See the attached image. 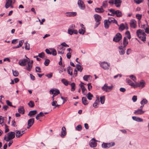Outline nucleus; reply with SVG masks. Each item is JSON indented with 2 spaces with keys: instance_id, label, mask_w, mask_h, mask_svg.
I'll list each match as a JSON object with an SVG mask.
<instances>
[{
  "instance_id": "obj_1",
  "label": "nucleus",
  "mask_w": 149,
  "mask_h": 149,
  "mask_svg": "<svg viewBox=\"0 0 149 149\" xmlns=\"http://www.w3.org/2000/svg\"><path fill=\"white\" fill-rule=\"evenodd\" d=\"M136 34L144 42L146 40V34L141 29H138L137 31Z\"/></svg>"
},
{
  "instance_id": "obj_2",
  "label": "nucleus",
  "mask_w": 149,
  "mask_h": 149,
  "mask_svg": "<svg viewBox=\"0 0 149 149\" xmlns=\"http://www.w3.org/2000/svg\"><path fill=\"white\" fill-rule=\"evenodd\" d=\"M15 137V133L14 132H11L8 133L7 134V136H5L4 138V140L7 141L13 139Z\"/></svg>"
},
{
  "instance_id": "obj_3",
  "label": "nucleus",
  "mask_w": 149,
  "mask_h": 149,
  "mask_svg": "<svg viewBox=\"0 0 149 149\" xmlns=\"http://www.w3.org/2000/svg\"><path fill=\"white\" fill-rule=\"evenodd\" d=\"M108 2L110 5L115 4L116 7H119L120 6L122 1L121 0H110Z\"/></svg>"
},
{
  "instance_id": "obj_4",
  "label": "nucleus",
  "mask_w": 149,
  "mask_h": 149,
  "mask_svg": "<svg viewBox=\"0 0 149 149\" xmlns=\"http://www.w3.org/2000/svg\"><path fill=\"white\" fill-rule=\"evenodd\" d=\"M50 93L51 94H53L52 97V100H54V97L60 93L59 91L56 88L51 89L49 91Z\"/></svg>"
},
{
  "instance_id": "obj_5",
  "label": "nucleus",
  "mask_w": 149,
  "mask_h": 149,
  "mask_svg": "<svg viewBox=\"0 0 149 149\" xmlns=\"http://www.w3.org/2000/svg\"><path fill=\"white\" fill-rule=\"evenodd\" d=\"M94 17L95 20L96 22L95 25V28L97 27L98 25L100 24V21L101 20V17L99 15L97 14H95L94 15Z\"/></svg>"
},
{
  "instance_id": "obj_6",
  "label": "nucleus",
  "mask_w": 149,
  "mask_h": 149,
  "mask_svg": "<svg viewBox=\"0 0 149 149\" xmlns=\"http://www.w3.org/2000/svg\"><path fill=\"white\" fill-rule=\"evenodd\" d=\"M113 87V86L112 85L110 86H108L107 84H105L102 87V90L106 92H108L112 90Z\"/></svg>"
},
{
  "instance_id": "obj_7",
  "label": "nucleus",
  "mask_w": 149,
  "mask_h": 149,
  "mask_svg": "<svg viewBox=\"0 0 149 149\" xmlns=\"http://www.w3.org/2000/svg\"><path fill=\"white\" fill-rule=\"evenodd\" d=\"M145 82L143 80H141L139 82H135V88L138 87L143 88L145 86Z\"/></svg>"
},
{
  "instance_id": "obj_8",
  "label": "nucleus",
  "mask_w": 149,
  "mask_h": 149,
  "mask_svg": "<svg viewBox=\"0 0 149 149\" xmlns=\"http://www.w3.org/2000/svg\"><path fill=\"white\" fill-rule=\"evenodd\" d=\"M122 36L121 34L118 33L115 35L113 38V40L116 42H118L121 39Z\"/></svg>"
},
{
  "instance_id": "obj_9",
  "label": "nucleus",
  "mask_w": 149,
  "mask_h": 149,
  "mask_svg": "<svg viewBox=\"0 0 149 149\" xmlns=\"http://www.w3.org/2000/svg\"><path fill=\"white\" fill-rule=\"evenodd\" d=\"M97 141L95 139H92L89 142L90 146L92 148H94L96 146H97L96 141Z\"/></svg>"
},
{
  "instance_id": "obj_10",
  "label": "nucleus",
  "mask_w": 149,
  "mask_h": 149,
  "mask_svg": "<svg viewBox=\"0 0 149 149\" xmlns=\"http://www.w3.org/2000/svg\"><path fill=\"white\" fill-rule=\"evenodd\" d=\"M26 58L28 59H25L20 60L19 61V64L21 66H25L27 63L29 59L27 57Z\"/></svg>"
},
{
  "instance_id": "obj_11",
  "label": "nucleus",
  "mask_w": 149,
  "mask_h": 149,
  "mask_svg": "<svg viewBox=\"0 0 149 149\" xmlns=\"http://www.w3.org/2000/svg\"><path fill=\"white\" fill-rule=\"evenodd\" d=\"M100 66L103 69L108 70L110 67V65L107 63L103 62L100 64Z\"/></svg>"
},
{
  "instance_id": "obj_12",
  "label": "nucleus",
  "mask_w": 149,
  "mask_h": 149,
  "mask_svg": "<svg viewBox=\"0 0 149 149\" xmlns=\"http://www.w3.org/2000/svg\"><path fill=\"white\" fill-rule=\"evenodd\" d=\"M77 3L79 7L81 9L84 10L85 9V6L82 1L78 0Z\"/></svg>"
},
{
  "instance_id": "obj_13",
  "label": "nucleus",
  "mask_w": 149,
  "mask_h": 149,
  "mask_svg": "<svg viewBox=\"0 0 149 149\" xmlns=\"http://www.w3.org/2000/svg\"><path fill=\"white\" fill-rule=\"evenodd\" d=\"M33 63V61L32 60L30 61L29 60L28 62L27 63L28 65L26 68L27 70L29 71H31L32 68V64Z\"/></svg>"
},
{
  "instance_id": "obj_14",
  "label": "nucleus",
  "mask_w": 149,
  "mask_h": 149,
  "mask_svg": "<svg viewBox=\"0 0 149 149\" xmlns=\"http://www.w3.org/2000/svg\"><path fill=\"white\" fill-rule=\"evenodd\" d=\"M125 48L122 45L118 47L119 52L120 55H122L125 54Z\"/></svg>"
},
{
  "instance_id": "obj_15",
  "label": "nucleus",
  "mask_w": 149,
  "mask_h": 149,
  "mask_svg": "<svg viewBox=\"0 0 149 149\" xmlns=\"http://www.w3.org/2000/svg\"><path fill=\"white\" fill-rule=\"evenodd\" d=\"M145 111L142 110V109H138L137 110H135L134 112V113L136 115H141L144 113Z\"/></svg>"
},
{
  "instance_id": "obj_16",
  "label": "nucleus",
  "mask_w": 149,
  "mask_h": 149,
  "mask_svg": "<svg viewBox=\"0 0 149 149\" xmlns=\"http://www.w3.org/2000/svg\"><path fill=\"white\" fill-rule=\"evenodd\" d=\"M66 134V131L65 127H63L61 129V136L62 138H63Z\"/></svg>"
},
{
  "instance_id": "obj_17",
  "label": "nucleus",
  "mask_w": 149,
  "mask_h": 149,
  "mask_svg": "<svg viewBox=\"0 0 149 149\" xmlns=\"http://www.w3.org/2000/svg\"><path fill=\"white\" fill-rule=\"evenodd\" d=\"M130 25L131 27L135 28L136 27V22L134 19H132L130 22Z\"/></svg>"
},
{
  "instance_id": "obj_18",
  "label": "nucleus",
  "mask_w": 149,
  "mask_h": 149,
  "mask_svg": "<svg viewBox=\"0 0 149 149\" xmlns=\"http://www.w3.org/2000/svg\"><path fill=\"white\" fill-rule=\"evenodd\" d=\"M65 14L67 17H73L76 16L77 13L76 12H69L66 13Z\"/></svg>"
},
{
  "instance_id": "obj_19",
  "label": "nucleus",
  "mask_w": 149,
  "mask_h": 149,
  "mask_svg": "<svg viewBox=\"0 0 149 149\" xmlns=\"http://www.w3.org/2000/svg\"><path fill=\"white\" fill-rule=\"evenodd\" d=\"M107 20L108 21V22H109V23H110V24L111 23H115L117 25L119 26L118 24L117 21L112 17H109Z\"/></svg>"
},
{
  "instance_id": "obj_20",
  "label": "nucleus",
  "mask_w": 149,
  "mask_h": 149,
  "mask_svg": "<svg viewBox=\"0 0 149 149\" xmlns=\"http://www.w3.org/2000/svg\"><path fill=\"white\" fill-rule=\"evenodd\" d=\"M95 10L96 12L99 13H103L104 11L102 6H101L100 8H95Z\"/></svg>"
},
{
  "instance_id": "obj_21",
  "label": "nucleus",
  "mask_w": 149,
  "mask_h": 149,
  "mask_svg": "<svg viewBox=\"0 0 149 149\" xmlns=\"http://www.w3.org/2000/svg\"><path fill=\"white\" fill-rule=\"evenodd\" d=\"M126 81L128 84L134 88H135V84L131 80L129 79H126Z\"/></svg>"
},
{
  "instance_id": "obj_22",
  "label": "nucleus",
  "mask_w": 149,
  "mask_h": 149,
  "mask_svg": "<svg viewBox=\"0 0 149 149\" xmlns=\"http://www.w3.org/2000/svg\"><path fill=\"white\" fill-rule=\"evenodd\" d=\"M96 98V99L93 104V106L95 108L98 107L97 105L99 103V97L97 96Z\"/></svg>"
},
{
  "instance_id": "obj_23",
  "label": "nucleus",
  "mask_w": 149,
  "mask_h": 149,
  "mask_svg": "<svg viewBox=\"0 0 149 149\" xmlns=\"http://www.w3.org/2000/svg\"><path fill=\"white\" fill-rule=\"evenodd\" d=\"M34 119L32 118L29 119L28 120V125L30 127H31L34 124Z\"/></svg>"
},
{
  "instance_id": "obj_24",
  "label": "nucleus",
  "mask_w": 149,
  "mask_h": 149,
  "mask_svg": "<svg viewBox=\"0 0 149 149\" xmlns=\"http://www.w3.org/2000/svg\"><path fill=\"white\" fill-rule=\"evenodd\" d=\"M68 33L70 35H72L73 33L77 34L78 33V31L77 30H72L68 29Z\"/></svg>"
},
{
  "instance_id": "obj_25",
  "label": "nucleus",
  "mask_w": 149,
  "mask_h": 149,
  "mask_svg": "<svg viewBox=\"0 0 149 149\" xmlns=\"http://www.w3.org/2000/svg\"><path fill=\"white\" fill-rule=\"evenodd\" d=\"M12 3V0H6V3L5 5L6 8H8L10 6H11Z\"/></svg>"
},
{
  "instance_id": "obj_26",
  "label": "nucleus",
  "mask_w": 149,
  "mask_h": 149,
  "mask_svg": "<svg viewBox=\"0 0 149 149\" xmlns=\"http://www.w3.org/2000/svg\"><path fill=\"white\" fill-rule=\"evenodd\" d=\"M132 118L133 120L138 122H141L143 121V119H142L139 117L134 116H132Z\"/></svg>"
},
{
  "instance_id": "obj_27",
  "label": "nucleus",
  "mask_w": 149,
  "mask_h": 149,
  "mask_svg": "<svg viewBox=\"0 0 149 149\" xmlns=\"http://www.w3.org/2000/svg\"><path fill=\"white\" fill-rule=\"evenodd\" d=\"M128 43V42L127 38L125 37H124L123 42V47H126Z\"/></svg>"
},
{
  "instance_id": "obj_28",
  "label": "nucleus",
  "mask_w": 149,
  "mask_h": 149,
  "mask_svg": "<svg viewBox=\"0 0 149 149\" xmlns=\"http://www.w3.org/2000/svg\"><path fill=\"white\" fill-rule=\"evenodd\" d=\"M80 86L81 87V88L82 90V93L85 95L87 93V90L86 88H85L84 86L83 85L80 84Z\"/></svg>"
},
{
  "instance_id": "obj_29",
  "label": "nucleus",
  "mask_w": 149,
  "mask_h": 149,
  "mask_svg": "<svg viewBox=\"0 0 149 149\" xmlns=\"http://www.w3.org/2000/svg\"><path fill=\"white\" fill-rule=\"evenodd\" d=\"M107 19H105L104 21V27L107 29L109 28V25L111 24L110 23H109Z\"/></svg>"
},
{
  "instance_id": "obj_30",
  "label": "nucleus",
  "mask_w": 149,
  "mask_h": 149,
  "mask_svg": "<svg viewBox=\"0 0 149 149\" xmlns=\"http://www.w3.org/2000/svg\"><path fill=\"white\" fill-rule=\"evenodd\" d=\"M52 100L53 102L52 103V106L55 107H54V109L56 107H59L60 106V105H58L57 104V102L56 100Z\"/></svg>"
},
{
  "instance_id": "obj_31",
  "label": "nucleus",
  "mask_w": 149,
  "mask_h": 149,
  "mask_svg": "<svg viewBox=\"0 0 149 149\" xmlns=\"http://www.w3.org/2000/svg\"><path fill=\"white\" fill-rule=\"evenodd\" d=\"M82 102L84 105H87L88 104V102L86 97H83L82 98Z\"/></svg>"
},
{
  "instance_id": "obj_32",
  "label": "nucleus",
  "mask_w": 149,
  "mask_h": 149,
  "mask_svg": "<svg viewBox=\"0 0 149 149\" xmlns=\"http://www.w3.org/2000/svg\"><path fill=\"white\" fill-rule=\"evenodd\" d=\"M16 132V136L17 138H19L21 136L22 134H21V131L18 130H16L15 131Z\"/></svg>"
},
{
  "instance_id": "obj_33",
  "label": "nucleus",
  "mask_w": 149,
  "mask_h": 149,
  "mask_svg": "<svg viewBox=\"0 0 149 149\" xmlns=\"http://www.w3.org/2000/svg\"><path fill=\"white\" fill-rule=\"evenodd\" d=\"M37 113V111L36 110L31 111L29 112L28 115L30 117H31L32 116L36 114Z\"/></svg>"
},
{
  "instance_id": "obj_34",
  "label": "nucleus",
  "mask_w": 149,
  "mask_h": 149,
  "mask_svg": "<svg viewBox=\"0 0 149 149\" xmlns=\"http://www.w3.org/2000/svg\"><path fill=\"white\" fill-rule=\"evenodd\" d=\"M18 110V112L20 113H21L22 114H23L24 113L25 111L24 107H20V108H19Z\"/></svg>"
},
{
  "instance_id": "obj_35",
  "label": "nucleus",
  "mask_w": 149,
  "mask_h": 149,
  "mask_svg": "<svg viewBox=\"0 0 149 149\" xmlns=\"http://www.w3.org/2000/svg\"><path fill=\"white\" fill-rule=\"evenodd\" d=\"M115 15L117 17H121L122 15L121 12L119 10L116 11Z\"/></svg>"
},
{
  "instance_id": "obj_36",
  "label": "nucleus",
  "mask_w": 149,
  "mask_h": 149,
  "mask_svg": "<svg viewBox=\"0 0 149 149\" xmlns=\"http://www.w3.org/2000/svg\"><path fill=\"white\" fill-rule=\"evenodd\" d=\"M119 26V30L120 31H123L125 28V26L123 24H121Z\"/></svg>"
},
{
  "instance_id": "obj_37",
  "label": "nucleus",
  "mask_w": 149,
  "mask_h": 149,
  "mask_svg": "<svg viewBox=\"0 0 149 149\" xmlns=\"http://www.w3.org/2000/svg\"><path fill=\"white\" fill-rule=\"evenodd\" d=\"M68 73L69 74L72 75V69L71 67L69 66L68 68Z\"/></svg>"
},
{
  "instance_id": "obj_38",
  "label": "nucleus",
  "mask_w": 149,
  "mask_h": 149,
  "mask_svg": "<svg viewBox=\"0 0 149 149\" xmlns=\"http://www.w3.org/2000/svg\"><path fill=\"white\" fill-rule=\"evenodd\" d=\"M25 48L26 49L29 50L30 49V45L26 41L24 43Z\"/></svg>"
},
{
  "instance_id": "obj_39",
  "label": "nucleus",
  "mask_w": 149,
  "mask_h": 149,
  "mask_svg": "<svg viewBox=\"0 0 149 149\" xmlns=\"http://www.w3.org/2000/svg\"><path fill=\"white\" fill-rule=\"evenodd\" d=\"M71 86V91H74L75 89V84L74 83H72L70 84Z\"/></svg>"
},
{
  "instance_id": "obj_40",
  "label": "nucleus",
  "mask_w": 149,
  "mask_h": 149,
  "mask_svg": "<svg viewBox=\"0 0 149 149\" xmlns=\"http://www.w3.org/2000/svg\"><path fill=\"white\" fill-rule=\"evenodd\" d=\"M61 81L65 85L67 86L69 84V82L65 79H61Z\"/></svg>"
},
{
  "instance_id": "obj_41",
  "label": "nucleus",
  "mask_w": 149,
  "mask_h": 149,
  "mask_svg": "<svg viewBox=\"0 0 149 149\" xmlns=\"http://www.w3.org/2000/svg\"><path fill=\"white\" fill-rule=\"evenodd\" d=\"M50 50L51 51V54H52L53 56H56V55L57 52L55 49L52 48L50 49Z\"/></svg>"
},
{
  "instance_id": "obj_42",
  "label": "nucleus",
  "mask_w": 149,
  "mask_h": 149,
  "mask_svg": "<svg viewBox=\"0 0 149 149\" xmlns=\"http://www.w3.org/2000/svg\"><path fill=\"white\" fill-rule=\"evenodd\" d=\"M86 96L88 99L89 100H91L92 99V97H93V95L90 93H89L86 95Z\"/></svg>"
},
{
  "instance_id": "obj_43",
  "label": "nucleus",
  "mask_w": 149,
  "mask_h": 149,
  "mask_svg": "<svg viewBox=\"0 0 149 149\" xmlns=\"http://www.w3.org/2000/svg\"><path fill=\"white\" fill-rule=\"evenodd\" d=\"M108 6V1L107 0L104 1L103 2L102 7L104 8H106Z\"/></svg>"
},
{
  "instance_id": "obj_44",
  "label": "nucleus",
  "mask_w": 149,
  "mask_h": 149,
  "mask_svg": "<svg viewBox=\"0 0 149 149\" xmlns=\"http://www.w3.org/2000/svg\"><path fill=\"white\" fill-rule=\"evenodd\" d=\"M76 68L78 71L80 72H81L83 70V68L80 65L78 64L76 65Z\"/></svg>"
},
{
  "instance_id": "obj_45",
  "label": "nucleus",
  "mask_w": 149,
  "mask_h": 149,
  "mask_svg": "<svg viewBox=\"0 0 149 149\" xmlns=\"http://www.w3.org/2000/svg\"><path fill=\"white\" fill-rule=\"evenodd\" d=\"M105 97L104 95L100 97V101L102 104H103L105 101Z\"/></svg>"
},
{
  "instance_id": "obj_46",
  "label": "nucleus",
  "mask_w": 149,
  "mask_h": 149,
  "mask_svg": "<svg viewBox=\"0 0 149 149\" xmlns=\"http://www.w3.org/2000/svg\"><path fill=\"white\" fill-rule=\"evenodd\" d=\"M28 104L31 107H33L35 105L34 102L32 101H30L28 103Z\"/></svg>"
},
{
  "instance_id": "obj_47",
  "label": "nucleus",
  "mask_w": 149,
  "mask_h": 149,
  "mask_svg": "<svg viewBox=\"0 0 149 149\" xmlns=\"http://www.w3.org/2000/svg\"><path fill=\"white\" fill-rule=\"evenodd\" d=\"M148 102L147 100L146 99H143L141 101L140 103L141 105H144V104H147Z\"/></svg>"
},
{
  "instance_id": "obj_48",
  "label": "nucleus",
  "mask_w": 149,
  "mask_h": 149,
  "mask_svg": "<svg viewBox=\"0 0 149 149\" xmlns=\"http://www.w3.org/2000/svg\"><path fill=\"white\" fill-rule=\"evenodd\" d=\"M108 148H110L114 146L115 145V143L114 142H111V143H107Z\"/></svg>"
},
{
  "instance_id": "obj_49",
  "label": "nucleus",
  "mask_w": 149,
  "mask_h": 149,
  "mask_svg": "<svg viewBox=\"0 0 149 149\" xmlns=\"http://www.w3.org/2000/svg\"><path fill=\"white\" fill-rule=\"evenodd\" d=\"M6 118V117H3L1 116H0V124H1L3 123Z\"/></svg>"
},
{
  "instance_id": "obj_50",
  "label": "nucleus",
  "mask_w": 149,
  "mask_h": 149,
  "mask_svg": "<svg viewBox=\"0 0 149 149\" xmlns=\"http://www.w3.org/2000/svg\"><path fill=\"white\" fill-rule=\"evenodd\" d=\"M13 72V74L14 76L17 77L18 75V72L17 71L14 70H12Z\"/></svg>"
},
{
  "instance_id": "obj_51",
  "label": "nucleus",
  "mask_w": 149,
  "mask_h": 149,
  "mask_svg": "<svg viewBox=\"0 0 149 149\" xmlns=\"http://www.w3.org/2000/svg\"><path fill=\"white\" fill-rule=\"evenodd\" d=\"M50 61L48 59H46L45 60L44 64L45 66H48L50 63Z\"/></svg>"
},
{
  "instance_id": "obj_52",
  "label": "nucleus",
  "mask_w": 149,
  "mask_h": 149,
  "mask_svg": "<svg viewBox=\"0 0 149 149\" xmlns=\"http://www.w3.org/2000/svg\"><path fill=\"white\" fill-rule=\"evenodd\" d=\"M125 34L127 36V38L129 39H130L131 38V36L130 34V32L127 31L125 32Z\"/></svg>"
},
{
  "instance_id": "obj_53",
  "label": "nucleus",
  "mask_w": 149,
  "mask_h": 149,
  "mask_svg": "<svg viewBox=\"0 0 149 149\" xmlns=\"http://www.w3.org/2000/svg\"><path fill=\"white\" fill-rule=\"evenodd\" d=\"M82 126L81 125H77L76 127V130L78 131H81L82 129Z\"/></svg>"
},
{
  "instance_id": "obj_54",
  "label": "nucleus",
  "mask_w": 149,
  "mask_h": 149,
  "mask_svg": "<svg viewBox=\"0 0 149 149\" xmlns=\"http://www.w3.org/2000/svg\"><path fill=\"white\" fill-rule=\"evenodd\" d=\"M130 78L132 79L135 82H136V77L133 75H132L130 76Z\"/></svg>"
},
{
  "instance_id": "obj_55",
  "label": "nucleus",
  "mask_w": 149,
  "mask_h": 149,
  "mask_svg": "<svg viewBox=\"0 0 149 149\" xmlns=\"http://www.w3.org/2000/svg\"><path fill=\"white\" fill-rule=\"evenodd\" d=\"M85 32V30L82 29H80L79 30V32L80 34H84Z\"/></svg>"
},
{
  "instance_id": "obj_56",
  "label": "nucleus",
  "mask_w": 149,
  "mask_h": 149,
  "mask_svg": "<svg viewBox=\"0 0 149 149\" xmlns=\"http://www.w3.org/2000/svg\"><path fill=\"white\" fill-rule=\"evenodd\" d=\"M90 77V75H85L83 77L84 79L86 81H87L89 77Z\"/></svg>"
},
{
  "instance_id": "obj_57",
  "label": "nucleus",
  "mask_w": 149,
  "mask_h": 149,
  "mask_svg": "<svg viewBox=\"0 0 149 149\" xmlns=\"http://www.w3.org/2000/svg\"><path fill=\"white\" fill-rule=\"evenodd\" d=\"M65 48H64V47H61L60 46L59 48H58L57 50H58L59 51H63L64 52V50H65Z\"/></svg>"
},
{
  "instance_id": "obj_58",
  "label": "nucleus",
  "mask_w": 149,
  "mask_h": 149,
  "mask_svg": "<svg viewBox=\"0 0 149 149\" xmlns=\"http://www.w3.org/2000/svg\"><path fill=\"white\" fill-rule=\"evenodd\" d=\"M36 72L41 73V72L40 68L38 67L36 68Z\"/></svg>"
},
{
  "instance_id": "obj_59",
  "label": "nucleus",
  "mask_w": 149,
  "mask_h": 149,
  "mask_svg": "<svg viewBox=\"0 0 149 149\" xmlns=\"http://www.w3.org/2000/svg\"><path fill=\"white\" fill-rule=\"evenodd\" d=\"M136 16L139 20H140L141 19L142 17L141 15L139 14H136Z\"/></svg>"
},
{
  "instance_id": "obj_60",
  "label": "nucleus",
  "mask_w": 149,
  "mask_h": 149,
  "mask_svg": "<svg viewBox=\"0 0 149 149\" xmlns=\"http://www.w3.org/2000/svg\"><path fill=\"white\" fill-rule=\"evenodd\" d=\"M45 53L44 52H42L39 54L38 56L41 58H43L44 56Z\"/></svg>"
},
{
  "instance_id": "obj_61",
  "label": "nucleus",
  "mask_w": 149,
  "mask_h": 149,
  "mask_svg": "<svg viewBox=\"0 0 149 149\" xmlns=\"http://www.w3.org/2000/svg\"><path fill=\"white\" fill-rule=\"evenodd\" d=\"M6 102L7 104L8 105H9L11 107H13V106L12 105V102H10L9 100H7L6 101Z\"/></svg>"
},
{
  "instance_id": "obj_62",
  "label": "nucleus",
  "mask_w": 149,
  "mask_h": 149,
  "mask_svg": "<svg viewBox=\"0 0 149 149\" xmlns=\"http://www.w3.org/2000/svg\"><path fill=\"white\" fill-rule=\"evenodd\" d=\"M102 147L104 148H108V147H107V143H103L102 144Z\"/></svg>"
},
{
  "instance_id": "obj_63",
  "label": "nucleus",
  "mask_w": 149,
  "mask_h": 149,
  "mask_svg": "<svg viewBox=\"0 0 149 149\" xmlns=\"http://www.w3.org/2000/svg\"><path fill=\"white\" fill-rule=\"evenodd\" d=\"M108 10L110 12L112 13V14H113L114 15L115 14L116 11H115L114 9H109Z\"/></svg>"
},
{
  "instance_id": "obj_64",
  "label": "nucleus",
  "mask_w": 149,
  "mask_h": 149,
  "mask_svg": "<svg viewBox=\"0 0 149 149\" xmlns=\"http://www.w3.org/2000/svg\"><path fill=\"white\" fill-rule=\"evenodd\" d=\"M137 100V97L136 96L134 95L132 97V100L133 102H135Z\"/></svg>"
}]
</instances>
